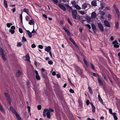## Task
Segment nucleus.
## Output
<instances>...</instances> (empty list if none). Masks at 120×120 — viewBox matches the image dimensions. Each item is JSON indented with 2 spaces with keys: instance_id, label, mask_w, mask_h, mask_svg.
I'll list each match as a JSON object with an SVG mask.
<instances>
[{
  "instance_id": "f257e3e1",
  "label": "nucleus",
  "mask_w": 120,
  "mask_h": 120,
  "mask_svg": "<svg viewBox=\"0 0 120 120\" xmlns=\"http://www.w3.org/2000/svg\"><path fill=\"white\" fill-rule=\"evenodd\" d=\"M4 51L3 50L1 47H0V55L3 60L5 61L6 60V58L4 54Z\"/></svg>"
},
{
  "instance_id": "f03ea898",
  "label": "nucleus",
  "mask_w": 120,
  "mask_h": 120,
  "mask_svg": "<svg viewBox=\"0 0 120 120\" xmlns=\"http://www.w3.org/2000/svg\"><path fill=\"white\" fill-rule=\"evenodd\" d=\"M113 7L116 11L118 19H120V13L119 10L115 4H113Z\"/></svg>"
},
{
  "instance_id": "7ed1b4c3",
  "label": "nucleus",
  "mask_w": 120,
  "mask_h": 120,
  "mask_svg": "<svg viewBox=\"0 0 120 120\" xmlns=\"http://www.w3.org/2000/svg\"><path fill=\"white\" fill-rule=\"evenodd\" d=\"M98 26V27L99 29L101 31H104V27L102 24L101 23H97Z\"/></svg>"
},
{
  "instance_id": "20e7f679",
  "label": "nucleus",
  "mask_w": 120,
  "mask_h": 120,
  "mask_svg": "<svg viewBox=\"0 0 120 120\" xmlns=\"http://www.w3.org/2000/svg\"><path fill=\"white\" fill-rule=\"evenodd\" d=\"M77 12L76 10H72V15L74 19H77Z\"/></svg>"
},
{
  "instance_id": "39448f33",
  "label": "nucleus",
  "mask_w": 120,
  "mask_h": 120,
  "mask_svg": "<svg viewBox=\"0 0 120 120\" xmlns=\"http://www.w3.org/2000/svg\"><path fill=\"white\" fill-rule=\"evenodd\" d=\"M91 27L92 28L94 32L95 33H96L97 32V28L95 25L93 23H92L91 25Z\"/></svg>"
},
{
  "instance_id": "423d86ee",
  "label": "nucleus",
  "mask_w": 120,
  "mask_h": 120,
  "mask_svg": "<svg viewBox=\"0 0 120 120\" xmlns=\"http://www.w3.org/2000/svg\"><path fill=\"white\" fill-rule=\"evenodd\" d=\"M15 29V27L14 26H12L11 27V29H9V31L11 33V34H13L15 33L14 30Z\"/></svg>"
},
{
  "instance_id": "0eeeda50",
  "label": "nucleus",
  "mask_w": 120,
  "mask_h": 120,
  "mask_svg": "<svg viewBox=\"0 0 120 120\" xmlns=\"http://www.w3.org/2000/svg\"><path fill=\"white\" fill-rule=\"evenodd\" d=\"M35 73L36 77L37 80H40V77L39 75V73L38 71L36 70H35Z\"/></svg>"
},
{
  "instance_id": "6e6552de",
  "label": "nucleus",
  "mask_w": 120,
  "mask_h": 120,
  "mask_svg": "<svg viewBox=\"0 0 120 120\" xmlns=\"http://www.w3.org/2000/svg\"><path fill=\"white\" fill-rule=\"evenodd\" d=\"M15 116L17 120H22L21 118L19 115V114L17 112L15 111Z\"/></svg>"
},
{
  "instance_id": "1a4fd4ad",
  "label": "nucleus",
  "mask_w": 120,
  "mask_h": 120,
  "mask_svg": "<svg viewBox=\"0 0 120 120\" xmlns=\"http://www.w3.org/2000/svg\"><path fill=\"white\" fill-rule=\"evenodd\" d=\"M58 6L64 11H66V9L65 7L62 4H61L60 3H59L58 4Z\"/></svg>"
},
{
  "instance_id": "9d476101",
  "label": "nucleus",
  "mask_w": 120,
  "mask_h": 120,
  "mask_svg": "<svg viewBox=\"0 0 120 120\" xmlns=\"http://www.w3.org/2000/svg\"><path fill=\"white\" fill-rule=\"evenodd\" d=\"M104 24L105 26L107 27H110V24L108 21L107 20H105L104 21Z\"/></svg>"
},
{
  "instance_id": "9b49d317",
  "label": "nucleus",
  "mask_w": 120,
  "mask_h": 120,
  "mask_svg": "<svg viewBox=\"0 0 120 120\" xmlns=\"http://www.w3.org/2000/svg\"><path fill=\"white\" fill-rule=\"evenodd\" d=\"M69 40L71 41V42L73 43V44L76 47H77L78 46L76 44L75 42V41H74V40H73L72 38L70 37L69 39Z\"/></svg>"
},
{
  "instance_id": "f8f14e48",
  "label": "nucleus",
  "mask_w": 120,
  "mask_h": 120,
  "mask_svg": "<svg viewBox=\"0 0 120 120\" xmlns=\"http://www.w3.org/2000/svg\"><path fill=\"white\" fill-rule=\"evenodd\" d=\"M97 16V14L95 11H93L91 13V16L92 18L95 19L96 18Z\"/></svg>"
},
{
  "instance_id": "ddd939ff",
  "label": "nucleus",
  "mask_w": 120,
  "mask_h": 120,
  "mask_svg": "<svg viewBox=\"0 0 120 120\" xmlns=\"http://www.w3.org/2000/svg\"><path fill=\"white\" fill-rule=\"evenodd\" d=\"M98 81L99 85L100 86H102L103 85V83L101 80L100 77H98Z\"/></svg>"
},
{
  "instance_id": "4468645a",
  "label": "nucleus",
  "mask_w": 120,
  "mask_h": 120,
  "mask_svg": "<svg viewBox=\"0 0 120 120\" xmlns=\"http://www.w3.org/2000/svg\"><path fill=\"white\" fill-rule=\"evenodd\" d=\"M55 115L58 120H61V115L59 113L57 112H56Z\"/></svg>"
},
{
  "instance_id": "2eb2a0df",
  "label": "nucleus",
  "mask_w": 120,
  "mask_h": 120,
  "mask_svg": "<svg viewBox=\"0 0 120 120\" xmlns=\"http://www.w3.org/2000/svg\"><path fill=\"white\" fill-rule=\"evenodd\" d=\"M21 75V73L20 70H18L15 75L17 77H19Z\"/></svg>"
},
{
  "instance_id": "dca6fc26",
  "label": "nucleus",
  "mask_w": 120,
  "mask_h": 120,
  "mask_svg": "<svg viewBox=\"0 0 120 120\" xmlns=\"http://www.w3.org/2000/svg\"><path fill=\"white\" fill-rule=\"evenodd\" d=\"M23 11L24 12H26L30 17H31V16L29 14V10L28 8H24L23 9Z\"/></svg>"
},
{
  "instance_id": "f3484780",
  "label": "nucleus",
  "mask_w": 120,
  "mask_h": 120,
  "mask_svg": "<svg viewBox=\"0 0 120 120\" xmlns=\"http://www.w3.org/2000/svg\"><path fill=\"white\" fill-rule=\"evenodd\" d=\"M83 59L84 63L85 64L86 67L87 68H88V67H89V65L88 62H87L86 60L85 59H84V58H83Z\"/></svg>"
},
{
  "instance_id": "a211bd4d",
  "label": "nucleus",
  "mask_w": 120,
  "mask_h": 120,
  "mask_svg": "<svg viewBox=\"0 0 120 120\" xmlns=\"http://www.w3.org/2000/svg\"><path fill=\"white\" fill-rule=\"evenodd\" d=\"M51 49V48L50 46H48V47H46L45 49V51H47L48 52H49Z\"/></svg>"
},
{
  "instance_id": "6ab92c4d",
  "label": "nucleus",
  "mask_w": 120,
  "mask_h": 120,
  "mask_svg": "<svg viewBox=\"0 0 120 120\" xmlns=\"http://www.w3.org/2000/svg\"><path fill=\"white\" fill-rule=\"evenodd\" d=\"M91 4L93 6H97V3L96 1L95 0H94L92 1Z\"/></svg>"
},
{
  "instance_id": "aec40b11",
  "label": "nucleus",
  "mask_w": 120,
  "mask_h": 120,
  "mask_svg": "<svg viewBox=\"0 0 120 120\" xmlns=\"http://www.w3.org/2000/svg\"><path fill=\"white\" fill-rule=\"evenodd\" d=\"M42 76L43 78L45 79H47L48 78V76L46 74H45L44 73H42Z\"/></svg>"
},
{
  "instance_id": "412c9836",
  "label": "nucleus",
  "mask_w": 120,
  "mask_h": 120,
  "mask_svg": "<svg viewBox=\"0 0 120 120\" xmlns=\"http://www.w3.org/2000/svg\"><path fill=\"white\" fill-rule=\"evenodd\" d=\"M113 118L115 120H117L118 118L117 117L116 115L117 114L116 113H113Z\"/></svg>"
},
{
  "instance_id": "4be33fe9",
  "label": "nucleus",
  "mask_w": 120,
  "mask_h": 120,
  "mask_svg": "<svg viewBox=\"0 0 120 120\" xmlns=\"http://www.w3.org/2000/svg\"><path fill=\"white\" fill-rule=\"evenodd\" d=\"M26 60L27 61H30V57L29 54H27L26 56Z\"/></svg>"
},
{
  "instance_id": "5701e85b",
  "label": "nucleus",
  "mask_w": 120,
  "mask_h": 120,
  "mask_svg": "<svg viewBox=\"0 0 120 120\" xmlns=\"http://www.w3.org/2000/svg\"><path fill=\"white\" fill-rule=\"evenodd\" d=\"M101 74L102 76L104 78V79L105 80H108V78L107 77H106V75L105 74L103 73H101Z\"/></svg>"
},
{
  "instance_id": "b1692460",
  "label": "nucleus",
  "mask_w": 120,
  "mask_h": 120,
  "mask_svg": "<svg viewBox=\"0 0 120 120\" xmlns=\"http://www.w3.org/2000/svg\"><path fill=\"white\" fill-rule=\"evenodd\" d=\"M29 23L30 24V25H32V24H34V19H32L31 20H29Z\"/></svg>"
},
{
  "instance_id": "393cba45",
  "label": "nucleus",
  "mask_w": 120,
  "mask_h": 120,
  "mask_svg": "<svg viewBox=\"0 0 120 120\" xmlns=\"http://www.w3.org/2000/svg\"><path fill=\"white\" fill-rule=\"evenodd\" d=\"M87 4L86 3H84L82 6V9H85L87 7Z\"/></svg>"
},
{
  "instance_id": "a878e982",
  "label": "nucleus",
  "mask_w": 120,
  "mask_h": 120,
  "mask_svg": "<svg viewBox=\"0 0 120 120\" xmlns=\"http://www.w3.org/2000/svg\"><path fill=\"white\" fill-rule=\"evenodd\" d=\"M26 32L28 34V35L30 37V38H31L32 36V32H31L29 30H27L26 31Z\"/></svg>"
},
{
  "instance_id": "bb28decb",
  "label": "nucleus",
  "mask_w": 120,
  "mask_h": 120,
  "mask_svg": "<svg viewBox=\"0 0 120 120\" xmlns=\"http://www.w3.org/2000/svg\"><path fill=\"white\" fill-rule=\"evenodd\" d=\"M48 109H44L43 112V115L44 116H46V112H48Z\"/></svg>"
},
{
  "instance_id": "cd10ccee",
  "label": "nucleus",
  "mask_w": 120,
  "mask_h": 120,
  "mask_svg": "<svg viewBox=\"0 0 120 120\" xmlns=\"http://www.w3.org/2000/svg\"><path fill=\"white\" fill-rule=\"evenodd\" d=\"M100 8L101 9H102L105 7V4L104 3H101Z\"/></svg>"
},
{
  "instance_id": "c85d7f7f",
  "label": "nucleus",
  "mask_w": 120,
  "mask_h": 120,
  "mask_svg": "<svg viewBox=\"0 0 120 120\" xmlns=\"http://www.w3.org/2000/svg\"><path fill=\"white\" fill-rule=\"evenodd\" d=\"M10 109L12 112L15 114V109L11 107H10Z\"/></svg>"
},
{
  "instance_id": "c756f323",
  "label": "nucleus",
  "mask_w": 120,
  "mask_h": 120,
  "mask_svg": "<svg viewBox=\"0 0 120 120\" xmlns=\"http://www.w3.org/2000/svg\"><path fill=\"white\" fill-rule=\"evenodd\" d=\"M88 89H89V91L90 92V94H93V90L92 89H91V87H89V86L88 87Z\"/></svg>"
},
{
  "instance_id": "7c9ffc66",
  "label": "nucleus",
  "mask_w": 120,
  "mask_h": 120,
  "mask_svg": "<svg viewBox=\"0 0 120 120\" xmlns=\"http://www.w3.org/2000/svg\"><path fill=\"white\" fill-rule=\"evenodd\" d=\"M85 19H86V20H87L88 22H90V19L91 18H89L88 16H86L85 17Z\"/></svg>"
},
{
  "instance_id": "2f4dec72",
  "label": "nucleus",
  "mask_w": 120,
  "mask_h": 120,
  "mask_svg": "<svg viewBox=\"0 0 120 120\" xmlns=\"http://www.w3.org/2000/svg\"><path fill=\"white\" fill-rule=\"evenodd\" d=\"M46 115L47 118H50L51 115L50 112H47L46 113Z\"/></svg>"
},
{
  "instance_id": "473e14b6",
  "label": "nucleus",
  "mask_w": 120,
  "mask_h": 120,
  "mask_svg": "<svg viewBox=\"0 0 120 120\" xmlns=\"http://www.w3.org/2000/svg\"><path fill=\"white\" fill-rule=\"evenodd\" d=\"M4 5L5 7L6 8L8 7L7 2L5 0H4Z\"/></svg>"
},
{
  "instance_id": "72a5a7b5",
  "label": "nucleus",
  "mask_w": 120,
  "mask_h": 120,
  "mask_svg": "<svg viewBox=\"0 0 120 120\" xmlns=\"http://www.w3.org/2000/svg\"><path fill=\"white\" fill-rule=\"evenodd\" d=\"M35 98L37 100H38L39 98V95L38 93H36V92H35Z\"/></svg>"
},
{
  "instance_id": "f704fd0d",
  "label": "nucleus",
  "mask_w": 120,
  "mask_h": 120,
  "mask_svg": "<svg viewBox=\"0 0 120 120\" xmlns=\"http://www.w3.org/2000/svg\"><path fill=\"white\" fill-rule=\"evenodd\" d=\"M30 82L29 80H28L26 82V85L28 88H29L30 87Z\"/></svg>"
},
{
  "instance_id": "c9c22d12",
  "label": "nucleus",
  "mask_w": 120,
  "mask_h": 120,
  "mask_svg": "<svg viewBox=\"0 0 120 120\" xmlns=\"http://www.w3.org/2000/svg\"><path fill=\"white\" fill-rule=\"evenodd\" d=\"M98 99L99 100L100 102H103V100L101 97L100 95H99V94H98Z\"/></svg>"
},
{
  "instance_id": "e433bc0d",
  "label": "nucleus",
  "mask_w": 120,
  "mask_h": 120,
  "mask_svg": "<svg viewBox=\"0 0 120 120\" xmlns=\"http://www.w3.org/2000/svg\"><path fill=\"white\" fill-rule=\"evenodd\" d=\"M115 27L116 29H118L119 28V24L118 22H116L115 23Z\"/></svg>"
},
{
  "instance_id": "4c0bfd02",
  "label": "nucleus",
  "mask_w": 120,
  "mask_h": 120,
  "mask_svg": "<svg viewBox=\"0 0 120 120\" xmlns=\"http://www.w3.org/2000/svg\"><path fill=\"white\" fill-rule=\"evenodd\" d=\"M93 75V76L94 77H100V76L98 74L95 73H92Z\"/></svg>"
},
{
  "instance_id": "58836bf2",
  "label": "nucleus",
  "mask_w": 120,
  "mask_h": 120,
  "mask_svg": "<svg viewBox=\"0 0 120 120\" xmlns=\"http://www.w3.org/2000/svg\"><path fill=\"white\" fill-rule=\"evenodd\" d=\"M90 64L91 66L92 67L93 70H95V68L93 64L92 63H90Z\"/></svg>"
},
{
  "instance_id": "ea45409f",
  "label": "nucleus",
  "mask_w": 120,
  "mask_h": 120,
  "mask_svg": "<svg viewBox=\"0 0 120 120\" xmlns=\"http://www.w3.org/2000/svg\"><path fill=\"white\" fill-rule=\"evenodd\" d=\"M92 108V112H93V113H94V112H95V107L94 105L93 104Z\"/></svg>"
},
{
  "instance_id": "a19ab883",
  "label": "nucleus",
  "mask_w": 120,
  "mask_h": 120,
  "mask_svg": "<svg viewBox=\"0 0 120 120\" xmlns=\"http://www.w3.org/2000/svg\"><path fill=\"white\" fill-rule=\"evenodd\" d=\"M100 13L101 15H104L105 14V13L103 11H100Z\"/></svg>"
},
{
  "instance_id": "79ce46f5",
  "label": "nucleus",
  "mask_w": 120,
  "mask_h": 120,
  "mask_svg": "<svg viewBox=\"0 0 120 120\" xmlns=\"http://www.w3.org/2000/svg\"><path fill=\"white\" fill-rule=\"evenodd\" d=\"M0 110L2 112H4V110L0 103Z\"/></svg>"
},
{
  "instance_id": "37998d69",
  "label": "nucleus",
  "mask_w": 120,
  "mask_h": 120,
  "mask_svg": "<svg viewBox=\"0 0 120 120\" xmlns=\"http://www.w3.org/2000/svg\"><path fill=\"white\" fill-rule=\"evenodd\" d=\"M74 7L75 8H76L77 9H80L81 8L78 5H76V4L75 5Z\"/></svg>"
},
{
  "instance_id": "c03bdc74",
  "label": "nucleus",
  "mask_w": 120,
  "mask_h": 120,
  "mask_svg": "<svg viewBox=\"0 0 120 120\" xmlns=\"http://www.w3.org/2000/svg\"><path fill=\"white\" fill-rule=\"evenodd\" d=\"M48 112H53L54 111V110L53 109H52L51 108H49V109H48Z\"/></svg>"
},
{
  "instance_id": "a18cd8bd",
  "label": "nucleus",
  "mask_w": 120,
  "mask_h": 120,
  "mask_svg": "<svg viewBox=\"0 0 120 120\" xmlns=\"http://www.w3.org/2000/svg\"><path fill=\"white\" fill-rule=\"evenodd\" d=\"M63 28L65 30V32H66L68 34V30L67 27H64Z\"/></svg>"
},
{
  "instance_id": "49530a36",
  "label": "nucleus",
  "mask_w": 120,
  "mask_h": 120,
  "mask_svg": "<svg viewBox=\"0 0 120 120\" xmlns=\"http://www.w3.org/2000/svg\"><path fill=\"white\" fill-rule=\"evenodd\" d=\"M71 3L72 5H74V6L75 5H76V2L75 1H71Z\"/></svg>"
},
{
  "instance_id": "de8ad7c7",
  "label": "nucleus",
  "mask_w": 120,
  "mask_h": 120,
  "mask_svg": "<svg viewBox=\"0 0 120 120\" xmlns=\"http://www.w3.org/2000/svg\"><path fill=\"white\" fill-rule=\"evenodd\" d=\"M22 45V44L21 42H19L17 43V47H21Z\"/></svg>"
},
{
  "instance_id": "09e8293b",
  "label": "nucleus",
  "mask_w": 120,
  "mask_h": 120,
  "mask_svg": "<svg viewBox=\"0 0 120 120\" xmlns=\"http://www.w3.org/2000/svg\"><path fill=\"white\" fill-rule=\"evenodd\" d=\"M68 23H69L71 26H72V25H73L72 24L69 19H68Z\"/></svg>"
},
{
  "instance_id": "8fccbe9b",
  "label": "nucleus",
  "mask_w": 120,
  "mask_h": 120,
  "mask_svg": "<svg viewBox=\"0 0 120 120\" xmlns=\"http://www.w3.org/2000/svg\"><path fill=\"white\" fill-rule=\"evenodd\" d=\"M112 44L114 45V44H119V43H118V42H117V40H116L114 41L113 42Z\"/></svg>"
},
{
  "instance_id": "3c124183",
  "label": "nucleus",
  "mask_w": 120,
  "mask_h": 120,
  "mask_svg": "<svg viewBox=\"0 0 120 120\" xmlns=\"http://www.w3.org/2000/svg\"><path fill=\"white\" fill-rule=\"evenodd\" d=\"M37 108L38 110H41V106L40 105H38L37 106Z\"/></svg>"
},
{
  "instance_id": "603ef678",
  "label": "nucleus",
  "mask_w": 120,
  "mask_h": 120,
  "mask_svg": "<svg viewBox=\"0 0 120 120\" xmlns=\"http://www.w3.org/2000/svg\"><path fill=\"white\" fill-rule=\"evenodd\" d=\"M83 71V70H81V69H80L79 74L81 75H82Z\"/></svg>"
},
{
  "instance_id": "864d4df0",
  "label": "nucleus",
  "mask_w": 120,
  "mask_h": 120,
  "mask_svg": "<svg viewBox=\"0 0 120 120\" xmlns=\"http://www.w3.org/2000/svg\"><path fill=\"white\" fill-rule=\"evenodd\" d=\"M118 44H115V45H113V46L114 47H115L116 48H118L119 47V45H118Z\"/></svg>"
},
{
  "instance_id": "5fc2aeb1",
  "label": "nucleus",
  "mask_w": 120,
  "mask_h": 120,
  "mask_svg": "<svg viewBox=\"0 0 120 120\" xmlns=\"http://www.w3.org/2000/svg\"><path fill=\"white\" fill-rule=\"evenodd\" d=\"M79 12H80V13L82 14V15H84V14H85V12L84 11H79Z\"/></svg>"
},
{
  "instance_id": "6e6d98bb",
  "label": "nucleus",
  "mask_w": 120,
  "mask_h": 120,
  "mask_svg": "<svg viewBox=\"0 0 120 120\" xmlns=\"http://www.w3.org/2000/svg\"><path fill=\"white\" fill-rule=\"evenodd\" d=\"M22 41H24V42H26V41H27V40L25 38V37L24 36H23L22 38Z\"/></svg>"
},
{
  "instance_id": "4d7b16f0",
  "label": "nucleus",
  "mask_w": 120,
  "mask_h": 120,
  "mask_svg": "<svg viewBox=\"0 0 120 120\" xmlns=\"http://www.w3.org/2000/svg\"><path fill=\"white\" fill-rule=\"evenodd\" d=\"M52 2L54 3H57L58 2V0H52Z\"/></svg>"
},
{
  "instance_id": "13d9d810",
  "label": "nucleus",
  "mask_w": 120,
  "mask_h": 120,
  "mask_svg": "<svg viewBox=\"0 0 120 120\" xmlns=\"http://www.w3.org/2000/svg\"><path fill=\"white\" fill-rule=\"evenodd\" d=\"M69 91L71 93H74V91L72 89H70L69 90Z\"/></svg>"
},
{
  "instance_id": "bf43d9fd",
  "label": "nucleus",
  "mask_w": 120,
  "mask_h": 120,
  "mask_svg": "<svg viewBox=\"0 0 120 120\" xmlns=\"http://www.w3.org/2000/svg\"><path fill=\"white\" fill-rule=\"evenodd\" d=\"M112 16L110 14H109L108 15V18L109 20L111 19Z\"/></svg>"
},
{
  "instance_id": "052dcab7",
  "label": "nucleus",
  "mask_w": 120,
  "mask_h": 120,
  "mask_svg": "<svg viewBox=\"0 0 120 120\" xmlns=\"http://www.w3.org/2000/svg\"><path fill=\"white\" fill-rule=\"evenodd\" d=\"M48 63L50 64H52L53 63V62L52 60H49L48 61Z\"/></svg>"
},
{
  "instance_id": "680f3d73",
  "label": "nucleus",
  "mask_w": 120,
  "mask_h": 120,
  "mask_svg": "<svg viewBox=\"0 0 120 120\" xmlns=\"http://www.w3.org/2000/svg\"><path fill=\"white\" fill-rule=\"evenodd\" d=\"M20 18L21 22H22V14H20Z\"/></svg>"
},
{
  "instance_id": "e2e57ef3",
  "label": "nucleus",
  "mask_w": 120,
  "mask_h": 120,
  "mask_svg": "<svg viewBox=\"0 0 120 120\" xmlns=\"http://www.w3.org/2000/svg\"><path fill=\"white\" fill-rule=\"evenodd\" d=\"M109 113L110 114H112L113 115V113L112 112V110L111 109H109Z\"/></svg>"
},
{
  "instance_id": "0e129e2a",
  "label": "nucleus",
  "mask_w": 120,
  "mask_h": 120,
  "mask_svg": "<svg viewBox=\"0 0 120 120\" xmlns=\"http://www.w3.org/2000/svg\"><path fill=\"white\" fill-rule=\"evenodd\" d=\"M19 31L20 32V33H22L23 32V30H22V29H21V28H19Z\"/></svg>"
},
{
  "instance_id": "69168bd1",
  "label": "nucleus",
  "mask_w": 120,
  "mask_h": 120,
  "mask_svg": "<svg viewBox=\"0 0 120 120\" xmlns=\"http://www.w3.org/2000/svg\"><path fill=\"white\" fill-rule=\"evenodd\" d=\"M30 19V18L28 16H26V19L27 21H28L29 19Z\"/></svg>"
},
{
  "instance_id": "338daca9",
  "label": "nucleus",
  "mask_w": 120,
  "mask_h": 120,
  "mask_svg": "<svg viewBox=\"0 0 120 120\" xmlns=\"http://www.w3.org/2000/svg\"><path fill=\"white\" fill-rule=\"evenodd\" d=\"M38 47L39 48L41 49H42L43 48V46L42 45H39L38 46Z\"/></svg>"
},
{
  "instance_id": "774afa93",
  "label": "nucleus",
  "mask_w": 120,
  "mask_h": 120,
  "mask_svg": "<svg viewBox=\"0 0 120 120\" xmlns=\"http://www.w3.org/2000/svg\"><path fill=\"white\" fill-rule=\"evenodd\" d=\"M27 108L28 109V112L29 113H30V106H28Z\"/></svg>"
}]
</instances>
